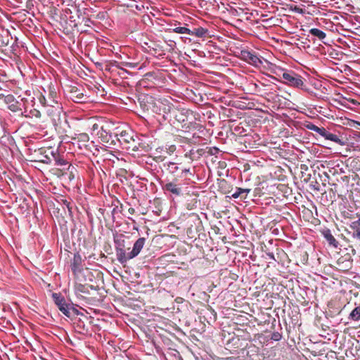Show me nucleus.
<instances>
[{"label": "nucleus", "mask_w": 360, "mask_h": 360, "mask_svg": "<svg viewBox=\"0 0 360 360\" xmlns=\"http://www.w3.org/2000/svg\"><path fill=\"white\" fill-rule=\"evenodd\" d=\"M189 169H185L183 170L184 172H189Z\"/></svg>", "instance_id": "nucleus-33"}, {"label": "nucleus", "mask_w": 360, "mask_h": 360, "mask_svg": "<svg viewBox=\"0 0 360 360\" xmlns=\"http://www.w3.org/2000/svg\"><path fill=\"white\" fill-rule=\"evenodd\" d=\"M309 32L311 34L318 37L319 39H323L326 37V34L325 32H323V31H321L317 28L311 29L309 30Z\"/></svg>", "instance_id": "nucleus-14"}, {"label": "nucleus", "mask_w": 360, "mask_h": 360, "mask_svg": "<svg viewBox=\"0 0 360 360\" xmlns=\"http://www.w3.org/2000/svg\"><path fill=\"white\" fill-rule=\"evenodd\" d=\"M323 235L324 236L325 238L328 240V243L333 246L334 248H337L338 243L335 239L333 236L331 234L330 231L328 229H325L323 231Z\"/></svg>", "instance_id": "nucleus-11"}, {"label": "nucleus", "mask_w": 360, "mask_h": 360, "mask_svg": "<svg viewBox=\"0 0 360 360\" xmlns=\"http://www.w3.org/2000/svg\"><path fill=\"white\" fill-rule=\"evenodd\" d=\"M231 232L232 233V234H233V236H237V233L236 232V231H235V229H234L233 226H231Z\"/></svg>", "instance_id": "nucleus-31"}, {"label": "nucleus", "mask_w": 360, "mask_h": 360, "mask_svg": "<svg viewBox=\"0 0 360 360\" xmlns=\"http://www.w3.org/2000/svg\"><path fill=\"white\" fill-rule=\"evenodd\" d=\"M355 124L358 126H360V122H356Z\"/></svg>", "instance_id": "nucleus-35"}, {"label": "nucleus", "mask_w": 360, "mask_h": 360, "mask_svg": "<svg viewBox=\"0 0 360 360\" xmlns=\"http://www.w3.org/2000/svg\"><path fill=\"white\" fill-rule=\"evenodd\" d=\"M349 319L354 321L360 320V306L355 307L349 314Z\"/></svg>", "instance_id": "nucleus-15"}, {"label": "nucleus", "mask_w": 360, "mask_h": 360, "mask_svg": "<svg viewBox=\"0 0 360 360\" xmlns=\"http://www.w3.org/2000/svg\"><path fill=\"white\" fill-rule=\"evenodd\" d=\"M71 98L76 103H83L85 102L86 99V96L77 88H73L71 91Z\"/></svg>", "instance_id": "nucleus-8"}, {"label": "nucleus", "mask_w": 360, "mask_h": 360, "mask_svg": "<svg viewBox=\"0 0 360 360\" xmlns=\"http://www.w3.org/2000/svg\"><path fill=\"white\" fill-rule=\"evenodd\" d=\"M239 197L243 198V195H242V193L240 192V188H236V191L233 194H231V198H238Z\"/></svg>", "instance_id": "nucleus-20"}, {"label": "nucleus", "mask_w": 360, "mask_h": 360, "mask_svg": "<svg viewBox=\"0 0 360 360\" xmlns=\"http://www.w3.org/2000/svg\"><path fill=\"white\" fill-rule=\"evenodd\" d=\"M240 57L243 60H244L249 64L255 65L256 67H258L262 64V60L259 59V58L254 53H252L249 51H241Z\"/></svg>", "instance_id": "nucleus-4"}, {"label": "nucleus", "mask_w": 360, "mask_h": 360, "mask_svg": "<svg viewBox=\"0 0 360 360\" xmlns=\"http://www.w3.org/2000/svg\"><path fill=\"white\" fill-rule=\"evenodd\" d=\"M163 189L177 196L180 195L181 193V188L173 182H169L165 184L163 186Z\"/></svg>", "instance_id": "nucleus-10"}, {"label": "nucleus", "mask_w": 360, "mask_h": 360, "mask_svg": "<svg viewBox=\"0 0 360 360\" xmlns=\"http://www.w3.org/2000/svg\"><path fill=\"white\" fill-rule=\"evenodd\" d=\"M158 104L159 105L160 113L162 112L164 115L172 113L173 110L175 109L173 108V105L169 103V101L167 99L158 101Z\"/></svg>", "instance_id": "nucleus-6"}, {"label": "nucleus", "mask_w": 360, "mask_h": 360, "mask_svg": "<svg viewBox=\"0 0 360 360\" xmlns=\"http://www.w3.org/2000/svg\"><path fill=\"white\" fill-rule=\"evenodd\" d=\"M52 297L53 298V300L55 302V304L58 307L59 310L63 312L64 315H65L67 317H70V308L67 304L65 298L61 296L60 294L58 293H53L52 295Z\"/></svg>", "instance_id": "nucleus-3"}, {"label": "nucleus", "mask_w": 360, "mask_h": 360, "mask_svg": "<svg viewBox=\"0 0 360 360\" xmlns=\"http://www.w3.org/2000/svg\"><path fill=\"white\" fill-rule=\"evenodd\" d=\"M267 255L269 256V258L274 259V260H276L275 257H274V255L272 252H269L267 253Z\"/></svg>", "instance_id": "nucleus-30"}, {"label": "nucleus", "mask_w": 360, "mask_h": 360, "mask_svg": "<svg viewBox=\"0 0 360 360\" xmlns=\"http://www.w3.org/2000/svg\"><path fill=\"white\" fill-rule=\"evenodd\" d=\"M207 32V30L202 28V27H198L197 29H195L194 32H193V34H195L196 37H204Z\"/></svg>", "instance_id": "nucleus-18"}, {"label": "nucleus", "mask_w": 360, "mask_h": 360, "mask_svg": "<svg viewBox=\"0 0 360 360\" xmlns=\"http://www.w3.org/2000/svg\"><path fill=\"white\" fill-rule=\"evenodd\" d=\"M98 128H99V125L96 123V124H93L91 129H92V131H94L98 129Z\"/></svg>", "instance_id": "nucleus-28"}, {"label": "nucleus", "mask_w": 360, "mask_h": 360, "mask_svg": "<svg viewBox=\"0 0 360 360\" xmlns=\"http://www.w3.org/2000/svg\"><path fill=\"white\" fill-rule=\"evenodd\" d=\"M119 236H122V234H120V235H118L117 233H116V235H115V240L116 241V238H118Z\"/></svg>", "instance_id": "nucleus-32"}, {"label": "nucleus", "mask_w": 360, "mask_h": 360, "mask_svg": "<svg viewBox=\"0 0 360 360\" xmlns=\"http://www.w3.org/2000/svg\"><path fill=\"white\" fill-rule=\"evenodd\" d=\"M101 131L100 133V137L105 141H108L107 139V131L103 129V127H101Z\"/></svg>", "instance_id": "nucleus-21"}, {"label": "nucleus", "mask_w": 360, "mask_h": 360, "mask_svg": "<svg viewBox=\"0 0 360 360\" xmlns=\"http://www.w3.org/2000/svg\"><path fill=\"white\" fill-rule=\"evenodd\" d=\"M353 230V236L360 240V226H350Z\"/></svg>", "instance_id": "nucleus-19"}, {"label": "nucleus", "mask_w": 360, "mask_h": 360, "mask_svg": "<svg viewBox=\"0 0 360 360\" xmlns=\"http://www.w3.org/2000/svg\"><path fill=\"white\" fill-rule=\"evenodd\" d=\"M120 139H119L120 141L122 140L125 143H129L131 140H133L132 136H131L127 131H122L119 134Z\"/></svg>", "instance_id": "nucleus-16"}, {"label": "nucleus", "mask_w": 360, "mask_h": 360, "mask_svg": "<svg viewBox=\"0 0 360 360\" xmlns=\"http://www.w3.org/2000/svg\"><path fill=\"white\" fill-rule=\"evenodd\" d=\"M282 77L286 81V83L288 85L293 87L301 88L304 84L301 76L295 74L293 72H283Z\"/></svg>", "instance_id": "nucleus-2"}, {"label": "nucleus", "mask_w": 360, "mask_h": 360, "mask_svg": "<svg viewBox=\"0 0 360 360\" xmlns=\"http://www.w3.org/2000/svg\"><path fill=\"white\" fill-rule=\"evenodd\" d=\"M169 165H171L174 166V168H173V172H175V171H176V170H178V169H179V168H178V167H177V166H176V165H175V164H174V163H173V162H170V163H169Z\"/></svg>", "instance_id": "nucleus-29"}, {"label": "nucleus", "mask_w": 360, "mask_h": 360, "mask_svg": "<svg viewBox=\"0 0 360 360\" xmlns=\"http://www.w3.org/2000/svg\"><path fill=\"white\" fill-rule=\"evenodd\" d=\"M60 111V108L58 105L57 107L51 106L47 110L49 115L54 120H56V117L59 116Z\"/></svg>", "instance_id": "nucleus-13"}, {"label": "nucleus", "mask_w": 360, "mask_h": 360, "mask_svg": "<svg viewBox=\"0 0 360 360\" xmlns=\"http://www.w3.org/2000/svg\"><path fill=\"white\" fill-rule=\"evenodd\" d=\"M80 264L81 257L79 255H75L73 262L71 264V269L75 274L77 273V271L79 270Z\"/></svg>", "instance_id": "nucleus-12"}, {"label": "nucleus", "mask_w": 360, "mask_h": 360, "mask_svg": "<svg viewBox=\"0 0 360 360\" xmlns=\"http://www.w3.org/2000/svg\"><path fill=\"white\" fill-rule=\"evenodd\" d=\"M173 116L175 120L179 123H184L188 120L189 110L184 108L174 109L172 112Z\"/></svg>", "instance_id": "nucleus-5"}, {"label": "nucleus", "mask_w": 360, "mask_h": 360, "mask_svg": "<svg viewBox=\"0 0 360 360\" xmlns=\"http://www.w3.org/2000/svg\"><path fill=\"white\" fill-rule=\"evenodd\" d=\"M307 128L310 130H312L319 134H320L321 136L324 137L327 140H330L331 141H333L340 146H344L345 142L340 139L337 135L332 134L327 131L323 127H319L316 126L315 124H310L307 125Z\"/></svg>", "instance_id": "nucleus-1"}, {"label": "nucleus", "mask_w": 360, "mask_h": 360, "mask_svg": "<svg viewBox=\"0 0 360 360\" xmlns=\"http://www.w3.org/2000/svg\"><path fill=\"white\" fill-rule=\"evenodd\" d=\"M56 164L58 166L66 165L68 162L63 158H58L56 159Z\"/></svg>", "instance_id": "nucleus-22"}, {"label": "nucleus", "mask_w": 360, "mask_h": 360, "mask_svg": "<svg viewBox=\"0 0 360 360\" xmlns=\"http://www.w3.org/2000/svg\"><path fill=\"white\" fill-rule=\"evenodd\" d=\"M76 289L77 290L79 291V292H86V288L84 285H82V284H79L76 286Z\"/></svg>", "instance_id": "nucleus-25"}, {"label": "nucleus", "mask_w": 360, "mask_h": 360, "mask_svg": "<svg viewBox=\"0 0 360 360\" xmlns=\"http://www.w3.org/2000/svg\"><path fill=\"white\" fill-rule=\"evenodd\" d=\"M31 113H32V115L34 116V117H41V113L37 110L34 109L33 111H31Z\"/></svg>", "instance_id": "nucleus-26"}, {"label": "nucleus", "mask_w": 360, "mask_h": 360, "mask_svg": "<svg viewBox=\"0 0 360 360\" xmlns=\"http://www.w3.org/2000/svg\"><path fill=\"white\" fill-rule=\"evenodd\" d=\"M356 136H357V137H358L359 139H360V132H359V133H358V134H357Z\"/></svg>", "instance_id": "nucleus-36"}, {"label": "nucleus", "mask_w": 360, "mask_h": 360, "mask_svg": "<svg viewBox=\"0 0 360 360\" xmlns=\"http://www.w3.org/2000/svg\"><path fill=\"white\" fill-rule=\"evenodd\" d=\"M146 239L144 238H139L134 244V247L132 250L130 252L131 257L132 258H134L136 257L142 250L144 244H145Z\"/></svg>", "instance_id": "nucleus-7"}, {"label": "nucleus", "mask_w": 360, "mask_h": 360, "mask_svg": "<svg viewBox=\"0 0 360 360\" xmlns=\"http://www.w3.org/2000/svg\"><path fill=\"white\" fill-rule=\"evenodd\" d=\"M80 139L82 141H87L89 139V136L86 134H82L79 135Z\"/></svg>", "instance_id": "nucleus-27"}, {"label": "nucleus", "mask_w": 360, "mask_h": 360, "mask_svg": "<svg viewBox=\"0 0 360 360\" xmlns=\"http://www.w3.org/2000/svg\"><path fill=\"white\" fill-rule=\"evenodd\" d=\"M281 338V335L279 333H274L271 335V339L275 341H278Z\"/></svg>", "instance_id": "nucleus-23"}, {"label": "nucleus", "mask_w": 360, "mask_h": 360, "mask_svg": "<svg viewBox=\"0 0 360 360\" xmlns=\"http://www.w3.org/2000/svg\"><path fill=\"white\" fill-rule=\"evenodd\" d=\"M187 233H188V234H190V233H191V229H188V230H187Z\"/></svg>", "instance_id": "nucleus-34"}, {"label": "nucleus", "mask_w": 360, "mask_h": 360, "mask_svg": "<svg viewBox=\"0 0 360 360\" xmlns=\"http://www.w3.org/2000/svg\"><path fill=\"white\" fill-rule=\"evenodd\" d=\"M174 32L178 34H193V32L191 31L189 29L184 27H177L174 29Z\"/></svg>", "instance_id": "nucleus-17"}, {"label": "nucleus", "mask_w": 360, "mask_h": 360, "mask_svg": "<svg viewBox=\"0 0 360 360\" xmlns=\"http://www.w3.org/2000/svg\"><path fill=\"white\" fill-rule=\"evenodd\" d=\"M117 260L121 263H125L127 261L133 259L132 257H131L130 252L128 253H126L125 250L123 248H117Z\"/></svg>", "instance_id": "nucleus-9"}, {"label": "nucleus", "mask_w": 360, "mask_h": 360, "mask_svg": "<svg viewBox=\"0 0 360 360\" xmlns=\"http://www.w3.org/2000/svg\"><path fill=\"white\" fill-rule=\"evenodd\" d=\"M240 192H241L242 195H243V198H245L247 195L250 192V189L240 188Z\"/></svg>", "instance_id": "nucleus-24"}]
</instances>
